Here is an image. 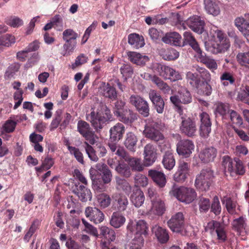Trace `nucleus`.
Here are the masks:
<instances>
[{
  "instance_id": "f257e3e1",
  "label": "nucleus",
  "mask_w": 249,
  "mask_h": 249,
  "mask_svg": "<svg viewBox=\"0 0 249 249\" xmlns=\"http://www.w3.org/2000/svg\"><path fill=\"white\" fill-rule=\"evenodd\" d=\"M112 114L110 110L105 104L100 105V108L97 111L93 109L87 115V119L96 130L101 129L107 122L111 120Z\"/></svg>"
},
{
  "instance_id": "f03ea898",
  "label": "nucleus",
  "mask_w": 249,
  "mask_h": 249,
  "mask_svg": "<svg viewBox=\"0 0 249 249\" xmlns=\"http://www.w3.org/2000/svg\"><path fill=\"white\" fill-rule=\"evenodd\" d=\"M214 172L210 167L202 169L195 180L196 187L201 191H207L213 182Z\"/></svg>"
},
{
  "instance_id": "7ed1b4c3",
  "label": "nucleus",
  "mask_w": 249,
  "mask_h": 249,
  "mask_svg": "<svg viewBox=\"0 0 249 249\" xmlns=\"http://www.w3.org/2000/svg\"><path fill=\"white\" fill-rule=\"evenodd\" d=\"M170 193L178 200L186 203H190L196 197L197 194L194 189L181 186L174 188Z\"/></svg>"
},
{
  "instance_id": "20e7f679",
  "label": "nucleus",
  "mask_w": 249,
  "mask_h": 249,
  "mask_svg": "<svg viewBox=\"0 0 249 249\" xmlns=\"http://www.w3.org/2000/svg\"><path fill=\"white\" fill-rule=\"evenodd\" d=\"M215 41L212 44L210 50L212 53L217 54L228 51L230 47V43L226 35L218 30L215 31Z\"/></svg>"
},
{
  "instance_id": "39448f33",
  "label": "nucleus",
  "mask_w": 249,
  "mask_h": 249,
  "mask_svg": "<svg viewBox=\"0 0 249 249\" xmlns=\"http://www.w3.org/2000/svg\"><path fill=\"white\" fill-rule=\"evenodd\" d=\"M161 124L153 122L146 124L143 130L145 137L155 142H159L164 139L163 135L161 133Z\"/></svg>"
},
{
  "instance_id": "423d86ee",
  "label": "nucleus",
  "mask_w": 249,
  "mask_h": 249,
  "mask_svg": "<svg viewBox=\"0 0 249 249\" xmlns=\"http://www.w3.org/2000/svg\"><path fill=\"white\" fill-rule=\"evenodd\" d=\"M148 229L147 223L144 220H130L126 227L128 231L143 237L148 234Z\"/></svg>"
},
{
  "instance_id": "0eeeda50",
  "label": "nucleus",
  "mask_w": 249,
  "mask_h": 249,
  "mask_svg": "<svg viewBox=\"0 0 249 249\" xmlns=\"http://www.w3.org/2000/svg\"><path fill=\"white\" fill-rule=\"evenodd\" d=\"M179 130L182 134L188 137L195 136L197 131L195 120L190 117L182 116L181 117Z\"/></svg>"
},
{
  "instance_id": "6e6552de",
  "label": "nucleus",
  "mask_w": 249,
  "mask_h": 249,
  "mask_svg": "<svg viewBox=\"0 0 249 249\" xmlns=\"http://www.w3.org/2000/svg\"><path fill=\"white\" fill-rule=\"evenodd\" d=\"M84 144L86 153L90 160L96 162L98 160L99 158L96 153L99 157H105L107 153V150L105 146L100 142L96 144L95 149L87 142H85Z\"/></svg>"
},
{
  "instance_id": "1a4fd4ad",
  "label": "nucleus",
  "mask_w": 249,
  "mask_h": 249,
  "mask_svg": "<svg viewBox=\"0 0 249 249\" xmlns=\"http://www.w3.org/2000/svg\"><path fill=\"white\" fill-rule=\"evenodd\" d=\"M178 95L172 96L170 100L172 104L178 107L179 112H182L180 104H188L192 102V97L190 92L186 88H181L178 91Z\"/></svg>"
},
{
  "instance_id": "9d476101",
  "label": "nucleus",
  "mask_w": 249,
  "mask_h": 249,
  "mask_svg": "<svg viewBox=\"0 0 249 249\" xmlns=\"http://www.w3.org/2000/svg\"><path fill=\"white\" fill-rule=\"evenodd\" d=\"M129 103L134 106L139 113L144 117L149 115V107L148 102L139 95H132L129 98Z\"/></svg>"
},
{
  "instance_id": "9b49d317",
  "label": "nucleus",
  "mask_w": 249,
  "mask_h": 249,
  "mask_svg": "<svg viewBox=\"0 0 249 249\" xmlns=\"http://www.w3.org/2000/svg\"><path fill=\"white\" fill-rule=\"evenodd\" d=\"M155 70L165 79L175 81L181 79V76L179 72L169 66L158 63L156 65Z\"/></svg>"
},
{
  "instance_id": "f8f14e48",
  "label": "nucleus",
  "mask_w": 249,
  "mask_h": 249,
  "mask_svg": "<svg viewBox=\"0 0 249 249\" xmlns=\"http://www.w3.org/2000/svg\"><path fill=\"white\" fill-rule=\"evenodd\" d=\"M167 223L172 231L177 233L181 232L184 228V215L182 213L178 212L171 216Z\"/></svg>"
},
{
  "instance_id": "ddd939ff",
  "label": "nucleus",
  "mask_w": 249,
  "mask_h": 249,
  "mask_svg": "<svg viewBox=\"0 0 249 249\" xmlns=\"http://www.w3.org/2000/svg\"><path fill=\"white\" fill-rule=\"evenodd\" d=\"M71 191L82 202L90 201L92 199V195L90 190L79 182H75L71 186Z\"/></svg>"
},
{
  "instance_id": "4468645a",
  "label": "nucleus",
  "mask_w": 249,
  "mask_h": 249,
  "mask_svg": "<svg viewBox=\"0 0 249 249\" xmlns=\"http://www.w3.org/2000/svg\"><path fill=\"white\" fill-rule=\"evenodd\" d=\"M206 230L209 231L212 235L216 234L217 240L221 242H224L227 240V234L224 227L219 222L211 221L208 223Z\"/></svg>"
},
{
  "instance_id": "2eb2a0df",
  "label": "nucleus",
  "mask_w": 249,
  "mask_h": 249,
  "mask_svg": "<svg viewBox=\"0 0 249 249\" xmlns=\"http://www.w3.org/2000/svg\"><path fill=\"white\" fill-rule=\"evenodd\" d=\"M77 131L85 138L86 142L90 144H95L94 133L87 122L79 120L77 123Z\"/></svg>"
},
{
  "instance_id": "dca6fc26",
  "label": "nucleus",
  "mask_w": 249,
  "mask_h": 249,
  "mask_svg": "<svg viewBox=\"0 0 249 249\" xmlns=\"http://www.w3.org/2000/svg\"><path fill=\"white\" fill-rule=\"evenodd\" d=\"M200 124L199 126L200 136L203 138H207L211 132L212 122L209 115L202 112L199 114Z\"/></svg>"
},
{
  "instance_id": "f3484780",
  "label": "nucleus",
  "mask_w": 249,
  "mask_h": 249,
  "mask_svg": "<svg viewBox=\"0 0 249 249\" xmlns=\"http://www.w3.org/2000/svg\"><path fill=\"white\" fill-rule=\"evenodd\" d=\"M85 214L87 218L95 224L100 223L104 220V214L96 207L90 206L86 207Z\"/></svg>"
},
{
  "instance_id": "a211bd4d",
  "label": "nucleus",
  "mask_w": 249,
  "mask_h": 249,
  "mask_svg": "<svg viewBox=\"0 0 249 249\" xmlns=\"http://www.w3.org/2000/svg\"><path fill=\"white\" fill-rule=\"evenodd\" d=\"M245 18L238 17L235 18V26L249 42V14L245 15Z\"/></svg>"
},
{
  "instance_id": "6ab92c4d",
  "label": "nucleus",
  "mask_w": 249,
  "mask_h": 249,
  "mask_svg": "<svg viewBox=\"0 0 249 249\" xmlns=\"http://www.w3.org/2000/svg\"><path fill=\"white\" fill-rule=\"evenodd\" d=\"M195 148L193 142L189 140H182L177 145V151L178 155L188 157L192 154Z\"/></svg>"
},
{
  "instance_id": "aec40b11",
  "label": "nucleus",
  "mask_w": 249,
  "mask_h": 249,
  "mask_svg": "<svg viewBox=\"0 0 249 249\" xmlns=\"http://www.w3.org/2000/svg\"><path fill=\"white\" fill-rule=\"evenodd\" d=\"M113 206L119 212H124L126 210L129 201L127 196L122 193H115L112 195Z\"/></svg>"
},
{
  "instance_id": "412c9836",
  "label": "nucleus",
  "mask_w": 249,
  "mask_h": 249,
  "mask_svg": "<svg viewBox=\"0 0 249 249\" xmlns=\"http://www.w3.org/2000/svg\"><path fill=\"white\" fill-rule=\"evenodd\" d=\"M148 95L156 111L162 114L164 112L165 103L161 95L155 90H150Z\"/></svg>"
},
{
  "instance_id": "4be33fe9",
  "label": "nucleus",
  "mask_w": 249,
  "mask_h": 249,
  "mask_svg": "<svg viewBox=\"0 0 249 249\" xmlns=\"http://www.w3.org/2000/svg\"><path fill=\"white\" fill-rule=\"evenodd\" d=\"M116 117L119 121L125 124L131 126L137 121L139 115L132 110L125 108V110Z\"/></svg>"
},
{
  "instance_id": "5701e85b",
  "label": "nucleus",
  "mask_w": 249,
  "mask_h": 249,
  "mask_svg": "<svg viewBox=\"0 0 249 249\" xmlns=\"http://www.w3.org/2000/svg\"><path fill=\"white\" fill-rule=\"evenodd\" d=\"M144 165L149 166L152 165L157 159L156 149L152 144H147L144 148Z\"/></svg>"
},
{
  "instance_id": "b1692460",
  "label": "nucleus",
  "mask_w": 249,
  "mask_h": 249,
  "mask_svg": "<svg viewBox=\"0 0 249 249\" xmlns=\"http://www.w3.org/2000/svg\"><path fill=\"white\" fill-rule=\"evenodd\" d=\"M217 153V149L212 146L206 147L201 151L199 158L204 163H208L214 160Z\"/></svg>"
},
{
  "instance_id": "393cba45",
  "label": "nucleus",
  "mask_w": 249,
  "mask_h": 249,
  "mask_svg": "<svg viewBox=\"0 0 249 249\" xmlns=\"http://www.w3.org/2000/svg\"><path fill=\"white\" fill-rule=\"evenodd\" d=\"M183 36L184 45H189L199 56L203 57V53L192 33L190 32H185Z\"/></svg>"
},
{
  "instance_id": "a878e982",
  "label": "nucleus",
  "mask_w": 249,
  "mask_h": 249,
  "mask_svg": "<svg viewBox=\"0 0 249 249\" xmlns=\"http://www.w3.org/2000/svg\"><path fill=\"white\" fill-rule=\"evenodd\" d=\"M186 24L193 31L201 34L204 31L205 22L198 17H192L186 21Z\"/></svg>"
},
{
  "instance_id": "bb28decb",
  "label": "nucleus",
  "mask_w": 249,
  "mask_h": 249,
  "mask_svg": "<svg viewBox=\"0 0 249 249\" xmlns=\"http://www.w3.org/2000/svg\"><path fill=\"white\" fill-rule=\"evenodd\" d=\"M125 132V127L124 125L118 123L109 130L110 140L118 142L123 138V135Z\"/></svg>"
},
{
  "instance_id": "cd10ccee",
  "label": "nucleus",
  "mask_w": 249,
  "mask_h": 249,
  "mask_svg": "<svg viewBox=\"0 0 249 249\" xmlns=\"http://www.w3.org/2000/svg\"><path fill=\"white\" fill-rule=\"evenodd\" d=\"M127 56L131 62L137 65L144 66L149 61L148 56L135 52H128Z\"/></svg>"
},
{
  "instance_id": "c85d7f7f",
  "label": "nucleus",
  "mask_w": 249,
  "mask_h": 249,
  "mask_svg": "<svg viewBox=\"0 0 249 249\" xmlns=\"http://www.w3.org/2000/svg\"><path fill=\"white\" fill-rule=\"evenodd\" d=\"M150 213L158 216L162 215L166 211V207L164 201L161 198H157L153 200Z\"/></svg>"
},
{
  "instance_id": "c756f323",
  "label": "nucleus",
  "mask_w": 249,
  "mask_h": 249,
  "mask_svg": "<svg viewBox=\"0 0 249 249\" xmlns=\"http://www.w3.org/2000/svg\"><path fill=\"white\" fill-rule=\"evenodd\" d=\"M148 176L153 181L160 187H163L166 183L165 175L160 171L156 170H150L148 171Z\"/></svg>"
},
{
  "instance_id": "7c9ffc66",
  "label": "nucleus",
  "mask_w": 249,
  "mask_h": 249,
  "mask_svg": "<svg viewBox=\"0 0 249 249\" xmlns=\"http://www.w3.org/2000/svg\"><path fill=\"white\" fill-rule=\"evenodd\" d=\"M152 231L157 237L158 241L161 244L166 243L169 239L168 231L158 225L153 227Z\"/></svg>"
},
{
  "instance_id": "2f4dec72",
  "label": "nucleus",
  "mask_w": 249,
  "mask_h": 249,
  "mask_svg": "<svg viewBox=\"0 0 249 249\" xmlns=\"http://www.w3.org/2000/svg\"><path fill=\"white\" fill-rule=\"evenodd\" d=\"M181 36L177 32H169L166 33L161 38V40L166 44L180 46L181 43Z\"/></svg>"
},
{
  "instance_id": "473e14b6",
  "label": "nucleus",
  "mask_w": 249,
  "mask_h": 249,
  "mask_svg": "<svg viewBox=\"0 0 249 249\" xmlns=\"http://www.w3.org/2000/svg\"><path fill=\"white\" fill-rule=\"evenodd\" d=\"M130 198L131 202L137 208L141 206L145 200V196L143 192L139 188L133 190Z\"/></svg>"
},
{
  "instance_id": "72a5a7b5",
  "label": "nucleus",
  "mask_w": 249,
  "mask_h": 249,
  "mask_svg": "<svg viewBox=\"0 0 249 249\" xmlns=\"http://www.w3.org/2000/svg\"><path fill=\"white\" fill-rule=\"evenodd\" d=\"M102 94L105 98H108L112 101H115L117 98V92L116 89L111 86L109 83L104 85L101 89Z\"/></svg>"
},
{
  "instance_id": "f704fd0d",
  "label": "nucleus",
  "mask_w": 249,
  "mask_h": 249,
  "mask_svg": "<svg viewBox=\"0 0 249 249\" xmlns=\"http://www.w3.org/2000/svg\"><path fill=\"white\" fill-rule=\"evenodd\" d=\"M246 221V218L242 216L232 221L231 223L232 230L236 231L238 235H240L245 232L247 227Z\"/></svg>"
},
{
  "instance_id": "c9c22d12",
  "label": "nucleus",
  "mask_w": 249,
  "mask_h": 249,
  "mask_svg": "<svg viewBox=\"0 0 249 249\" xmlns=\"http://www.w3.org/2000/svg\"><path fill=\"white\" fill-rule=\"evenodd\" d=\"M159 53L163 59L168 61L175 60L179 56V53L172 48L159 49Z\"/></svg>"
},
{
  "instance_id": "e433bc0d",
  "label": "nucleus",
  "mask_w": 249,
  "mask_h": 249,
  "mask_svg": "<svg viewBox=\"0 0 249 249\" xmlns=\"http://www.w3.org/2000/svg\"><path fill=\"white\" fill-rule=\"evenodd\" d=\"M234 161L236 162V168L235 170H232V167H230L231 166L230 162L228 163V173H230V175L232 177H235L237 175L242 176L245 173L246 169L243 164V163L241 160L238 158H234Z\"/></svg>"
},
{
  "instance_id": "4c0bfd02",
  "label": "nucleus",
  "mask_w": 249,
  "mask_h": 249,
  "mask_svg": "<svg viewBox=\"0 0 249 249\" xmlns=\"http://www.w3.org/2000/svg\"><path fill=\"white\" fill-rule=\"evenodd\" d=\"M117 142L110 141L108 142L110 152L113 154L120 157L122 159H127L126 154L127 152L124 149V147L120 146L117 143Z\"/></svg>"
},
{
  "instance_id": "58836bf2",
  "label": "nucleus",
  "mask_w": 249,
  "mask_h": 249,
  "mask_svg": "<svg viewBox=\"0 0 249 249\" xmlns=\"http://www.w3.org/2000/svg\"><path fill=\"white\" fill-rule=\"evenodd\" d=\"M90 178L92 180V188L97 192H103L105 190V186L102 179L98 178L100 176L93 174L90 171Z\"/></svg>"
},
{
  "instance_id": "ea45409f",
  "label": "nucleus",
  "mask_w": 249,
  "mask_h": 249,
  "mask_svg": "<svg viewBox=\"0 0 249 249\" xmlns=\"http://www.w3.org/2000/svg\"><path fill=\"white\" fill-rule=\"evenodd\" d=\"M162 163L164 167L168 170H172L175 166L176 160L173 153L169 151H167L163 155Z\"/></svg>"
},
{
  "instance_id": "a19ab883",
  "label": "nucleus",
  "mask_w": 249,
  "mask_h": 249,
  "mask_svg": "<svg viewBox=\"0 0 249 249\" xmlns=\"http://www.w3.org/2000/svg\"><path fill=\"white\" fill-rule=\"evenodd\" d=\"M186 78L187 82L193 88H199L202 85V81L199 74L188 71L186 73Z\"/></svg>"
},
{
  "instance_id": "79ce46f5",
  "label": "nucleus",
  "mask_w": 249,
  "mask_h": 249,
  "mask_svg": "<svg viewBox=\"0 0 249 249\" xmlns=\"http://www.w3.org/2000/svg\"><path fill=\"white\" fill-rule=\"evenodd\" d=\"M127 159H124L127 161L128 165L132 168V169L136 171H142L143 169V165L142 163L141 159L130 157L127 153L126 154Z\"/></svg>"
},
{
  "instance_id": "37998d69",
  "label": "nucleus",
  "mask_w": 249,
  "mask_h": 249,
  "mask_svg": "<svg viewBox=\"0 0 249 249\" xmlns=\"http://www.w3.org/2000/svg\"><path fill=\"white\" fill-rule=\"evenodd\" d=\"M138 139L136 136L132 132H128L126 135L124 142L125 146L131 151H135Z\"/></svg>"
},
{
  "instance_id": "c03bdc74",
  "label": "nucleus",
  "mask_w": 249,
  "mask_h": 249,
  "mask_svg": "<svg viewBox=\"0 0 249 249\" xmlns=\"http://www.w3.org/2000/svg\"><path fill=\"white\" fill-rule=\"evenodd\" d=\"M125 222V218L119 212L113 213L110 220V225L115 228L122 226Z\"/></svg>"
},
{
  "instance_id": "a18cd8bd",
  "label": "nucleus",
  "mask_w": 249,
  "mask_h": 249,
  "mask_svg": "<svg viewBox=\"0 0 249 249\" xmlns=\"http://www.w3.org/2000/svg\"><path fill=\"white\" fill-rule=\"evenodd\" d=\"M128 42L136 49L143 47L145 44L143 37L136 34H130L128 36Z\"/></svg>"
},
{
  "instance_id": "49530a36",
  "label": "nucleus",
  "mask_w": 249,
  "mask_h": 249,
  "mask_svg": "<svg viewBox=\"0 0 249 249\" xmlns=\"http://www.w3.org/2000/svg\"><path fill=\"white\" fill-rule=\"evenodd\" d=\"M65 145L67 146L71 155L73 156L78 162L84 164L85 162L83 154L79 149L75 146H71L68 141L65 143Z\"/></svg>"
},
{
  "instance_id": "de8ad7c7",
  "label": "nucleus",
  "mask_w": 249,
  "mask_h": 249,
  "mask_svg": "<svg viewBox=\"0 0 249 249\" xmlns=\"http://www.w3.org/2000/svg\"><path fill=\"white\" fill-rule=\"evenodd\" d=\"M215 106V114L216 115L218 114L223 119H227L230 113V111L231 110L230 109L229 104L219 102L217 103Z\"/></svg>"
},
{
  "instance_id": "09e8293b",
  "label": "nucleus",
  "mask_w": 249,
  "mask_h": 249,
  "mask_svg": "<svg viewBox=\"0 0 249 249\" xmlns=\"http://www.w3.org/2000/svg\"><path fill=\"white\" fill-rule=\"evenodd\" d=\"M115 171L125 178H129L131 175L130 166L124 162H119L117 166H115Z\"/></svg>"
},
{
  "instance_id": "8fccbe9b",
  "label": "nucleus",
  "mask_w": 249,
  "mask_h": 249,
  "mask_svg": "<svg viewBox=\"0 0 249 249\" xmlns=\"http://www.w3.org/2000/svg\"><path fill=\"white\" fill-rule=\"evenodd\" d=\"M230 119V122L231 124V127L233 125L236 127H240L243 124V120L239 114L234 110L231 109L230 111V113L228 116Z\"/></svg>"
},
{
  "instance_id": "3c124183",
  "label": "nucleus",
  "mask_w": 249,
  "mask_h": 249,
  "mask_svg": "<svg viewBox=\"0 0 249 249\" xmlns=\"http://www.w3.org/2000/svg\"><path fill=\"white\" fill-rule=\"evenodd\" d=\"M100 235L103 236L109 242H113L116 239L115 231L107 226H102L100 228Z\"/></svg>"
},
{
  "instance_id": "603ef678",
  "label": "nucleus",
  "mask_w": 249,
  "mask_h": 249,
  "mask_svg": "<svg viewBox=\"0 0 249 249\" xmlns=\"http://www.w3.org/2000/svg\"><path fill=\"white\" fill-rule=\"evenodd\" d=\"M97 203L101 208H106L108 207L111 203V198L110 196L106 193H101L96 196Z\"/></svg>"
},
{
  "instance_id": "864d4df0",
  "label": "nucleus",
  "mask_w": 249,
  "mask_h": 249,
  "mask_svg": "<svg viewBox=\"0 0 249 249\" xmlns=\"http://www.w3.org/2000/svg\"><path fill=\"white\" fill-rule=\"evenodd\" d=\"M220 79L222 82V84L225 86H227L229 84L233 85L235 82V78L232 72L229 71L224 72L220 76Z\"/></svg>"
},
{
  "instance_id": "5fc2aeb1",
  "label": "nucleus",
  "mask_w": 249,
  "mask_h": 249,
  "mask_svg": "<svg viewBox=\"0 0 249 249\" xmlns=\"http://www.w3.org/2000/svg\"><path fill=\"white\" fill-rule=\"evenodd\" d=\"M198 205L200 213H206L210 209L211 201L208 198L201 196L199 198Z\"/></svg>"
},
{
  "instance_id": "6e6d98bb",
  "label": "nucleus",
  "mask_w": 249,
  "mask_h": 249,
  "mask_svg": "<svg viewBox=\"0 0 249 249\" xmlns=\"http://www.w3.org/2000/svg\"><path fill=\"white\" fill-rule=\"evenodd\" d=\"M153 83L164 94H169L171 90L170 87L158 76L154 78Z\"/></svg>"
},
{
  "instance_id": "4d7b16f0",
  "label": "nucleus",
  "mask_w": 249,
  "mask_h": 249,
  "mask_svg": "<svg viewBox=\"0 0 249 249\" xmlns=\"http://www.w3.org/2000/svg\"><path fill=\"white\" fill-rule=\"evenodd\" d=\"M221 206L218 196H215L211 202L210 212L216 216L219 215L221 212Z\"/></svg>"
},
{
  "instance_id": "13d9d810",
  "label": "nucleus",
  "mask_w": 249,
  "mask_h": 249,
  "mask_svg": "<svg viewBox=\"0 0 249 249\" xmlns=\"http://www.w3.org/2000/svg\"><path fill=\"white\" fill-rule=\"evenodd\" d=\"M205 9L207 12L213 16H217L220 13V10L218 6L210 0H205Z\"/></svg>"
},
{
  "instance_id": "bf43d9fd",
  "label": "nucleus",
  "mask_w": 249,
  "mask_h": 249,
  "mask_svg": "<svg viewBox=\"0 0 249 249\" xmlns=\"http://www.w3.org/2000/svg\"><path fill=\"white\" fill-rule=\"evenodd\" d=\"M39 227V224L38 221L37 220H34L30 227L29 230L25 234L23 237L24 241L28 242L32 236L35 233L37 229H38Z\"/></svg>"
},
{
  "instance_id": "052dcab7",
  "label": "nucleus",
  "mask_w": 249,
  "mask_h": 249,
  "mask_svg": "<svg viewBox=\"0 0 249 249\" xmlns=\"http://www.w3.org/2000/svg\"><path fill=\"white\" fill-rule=\"evenodd\" d=\"M116 181L119 189H122L126 194H129L131 192L132 188L126 180L120 178H116Z\"/></svg>"
},
{
  "instance_id": "680f3d73",
  "label": "nucleus",
  "mask_w": 249,
  "mask_h": 249,
  "mask_svg": "<svg viewBox=\"0 0 249 249\" xmlns=\"http://www.w3.org/2000/svg\"><path fill=\"white\" fill-rule=\"evenodd\" d=\"M15 42V38L10 34H6L0 36V48L2 47H9Z\"/></svg>"
},
{
  "instance_id": "e2e57ef3",
  "label": "nucleus",
  "mask_w": 249,
  "mask_h": 249,
  "mask_svg": "<svg viewBox=\"0 0 249 249\" xmlns=\"http://www.w3.org/2000/svg\"><path fill=\"white\" fill-rule=\"evenodd\" d=\"M144 237L134 235V238L129 244V249H141L144 244Z\"/></svg>"
},
{
  "instance_id": "0e129e2a",
  "label": "nucleus",
  "mask_w": 249,
  "mask_h": 249,
  "mask_svg": "<svg viewBox=\"0 0 249 249\" xmlns=\"http://www.w3.org/2000/svg\"><path fill=\"white\" fill-rule=\"evenodd\" d=\"M5 22L14 28L18 27L23 24V20L18 17L11 16L5 18Z\"/></svg>"
},
{
  "instance_id": "69168bd1",
  "label": "nucleus",
  "mask_w": 249,
  "mask_h": 249,
  "mask_svg": "<svg viewBox=\"0 0 249 249\" xmlns=\"http://www.w3.org/2000/svg\"><path fill=\"white\" fill-rule=\"evenodd\" d=\"M121 73L125 79L131 77L134 71L132 67L129 64H123L120 69Z\"/></svg>"
},
{
  "instance_id": "338daca9",
  "label": "nucleus",
  "mask_w": 249,
  "mask_h": 249,
  "mask_svg": "<svg viewBox=\"0 0 249 249\" xmlns=\"http://www.w3.org/2000/svg\"><path fill=\"white\" fill-rule=\"evenodd\" d=\"M125 102L120 99L117 100L114 103V107L113 108V112L114 115L117 117L118 115L125 110Z\"/></svg>"
},
{
  "instance_id": "774afa93",
  "label": "nucleus",
  "mask_w": 249,
  "mask_h": 249,
  "mask_svg": "<svg viewBox=\"0 0 249 249\" xmlns=\"http://www.w3.org/2000/svg\"><path fill=\"white\" fill-rule=\"evenodd\" d=\"M238 62L242 66L249 65V51L244 53H239L236 56Z\"/></svg>"
}]
</instances>
